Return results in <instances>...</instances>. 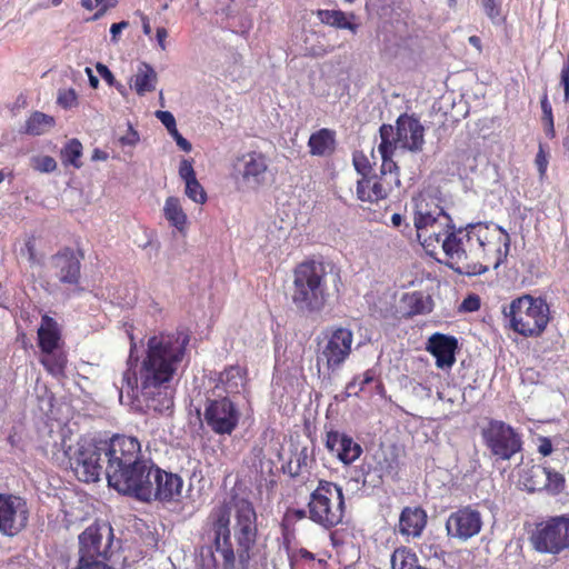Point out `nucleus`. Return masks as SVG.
I'll return each instance as SVG.
<instances>
[{
  "instance_id": "1",
  "label": "nucleus",
  "mask_w": 569,
  "mask_h": 569,
  "mask_svg": "<svg viewBox=\"0 0 569 569\" xmlns=\"http://www.w3.org/2000/svg\"><path fill=\"white\" fill-rule=\"evenodd\" d=\"M188 343V335L181 331L151 337L139 370L128 369L122 376L120 401L136 411H169L173 406L170 382L182 366Z\"/></svg>"
},
{
  "instance_id": "2",
  "label": "nucleus",
  "mask_w": 569,
  "mask_h": 569,
  "mask_svg": "<svg viewBox=\"0 0 569 569\" xmlns=\"http://www.w3.org/2000/svg\"><path fill=\"white\" fill-rule=\"evenodd\" d=\"M207 526L222 569H248L257 540V513L252 503L231 497L212 508Z\"/></svg>"
},
{
  "instance_id": "3",
  "label": "nucleus",
  "mask_w": 569,
  "mask_h": 569,
  "mask_svg": "<svg viewBox=\"0 0 569 569\" xmlns=\"http://www.w3.org/2000/svg\"><path fill=\"white\" fill-rule=\"evenodd\" d=\"M413 223L418 240L428 254L435 256L441 248L450 267L472 262V223L457 228L450 216L426 194L415 198Z\"/></svg>"
},
{
  "instance_id": "4",
  "label": "nucleus",
  "mask_w": 569,
  "mask_h": 569,
  "mask_svg": "<svg viewBox=\"0 0 569 569\" xmlns=\"http://www.w3.org/2000/svg\"><path fill=\"white\" fill-rule=\"evenodd\" d=\"M102 450L108 485L123 495L138 478V470L151 460L141 455L139 440L130 436L117 435L109 441L102 440Z\"/></svg>"
},
{
  "instance_id": "5",
  "label": "nucleus",
  "mask_w": 569,
  "mask_h": 569,
  "mask_svg": "<svg viewBox=\"0 0 569 569\" xmlns=\"http://www.w3.org/2000/svg\"><path fill=\"white\" fill-rule=\"evenodd\" d=\"M138 471V478L124 495L144 502L172 503L181 499L183 479L178 473L161 469L152 460Z\"/></svg>"
},
{
  "instance_id": "6",
  "label": "nucleus",
  "mask_w": 569,
  "mask_h": 569,
  "mask_svg": "<svg viewBox=\"0 0 569 569\" xmlns=\"http://www.w3.org/2000/svg\"><path fill=\"white\" fill-rule=\"evenodd\" d=\"M472 262L479 263V272L497 269L508 257L510 236L491 221L472 222Z\"/></svg>"
},
{
  "instance_id": "7",
  "label": "nucleus",
  "mask_w": 569,
  "mask_h": 569,
  "mask_svg": "<svg viewBox=\"0 0 569 569\" xmlns=\"http://www.w3.org/2000/svg\"><path fill=\"white\" fill-rule=\"evenodd\" d=\"M325 277L320 263L305 262L296 268L291 301L300 312L310 315L323 309L329 296Z\"/></svg>"
},
{
  "instance_id": "8",
  "label": "nucleus",
  "mask_w": 569,
  "mask_h": 569,
  "mask_svg": "<svg viewBox=\"0 0 569 569\" xmlns=\"http://www.w3.org/2000/svg\"><path fill=\"white\" fill-rule=\"evenodd\" d=\"M391 137L392 130L389 127L380 128L381 142L378 147L382 159L380 176H368L358 180L357 196L361 201L377 202L386 199L395 188L400 186L398 167L396 162L389 158V142Z\"/></svg>"
},
{
  "instance_id": "9",
  "label": "nucleus",
  "mask_w": 569,
  "mask_h": 569,
  "mask_svg": "<svg viewBox=\"0 0 569 569\" xmlns=\"http://www.w3.org/2000/svg\"><path fill=\"white\" fill-rule=\"evenodd\" d=\"M510 329L525 337L539 336L549 322V307L541 298L525 295L502 307Z\"/></svg>"
},
{
  "instance_id": "10",
  "label": "nucleus",
  "mask_w": 569,
  "mask_h": 569,
  "mask_svg": "<svg viewBox=\"0 0 569 569\" xmlns=\"http://www.w3.org/2000/svg\"><path fill=\"white\" fill-rule=\"evenodd\" d=\"M309 518L317 525L330 529L342 521L345 498L342 489L330 481H319L308 503Z\"/></svg>"
},
{
  "instance_id": "11",
  "label": "nucleus",
  "mask_w": 569,
  "mask_h": 569,
  "mask_svg": "<svg viewBox=\"0 0 569 569\" xmlns=\"http://www.w3.org/2000/svg\"><path fill=\"white\" fill-rule=\"evenodd\" d=\"M66 453L74 475L80 481L96 482L104 473L106 460L102 440L81 439L73 450L69 448Z\"/></svg>"
},
{
  "instance_id": "12",
  "label": "nucleus",
  "mask_w": 569,
  "mask_h": 569,
  "mask_svg": "<svg viewBox=\"0 0 569 569\" xmlns=\"http://www.w3.org/2000/svg\"><path fill=\"white\" fill-rule=\"evenodd\" d=\"M353 343V333L350 329L337 327L329 330L319 342L317 366L325 367L329 372L338 371L349 358Z\"/></svg>"
},
{
  "instance_id": "13",
  "label": "nucleus",
  "mask_w": 569,
  "mask_h": 569,
  "mask_svg": "<svg viewBox=\"0 0 569 569\" xmlns=\"http://www.w3.org/2000/svg\"><path fill=\"white\" fill-rule=\"evenodd\" d=\"M218 398H208L203 409V422L218 436H230L238 427L241 412L238 406L220 393Z\"/></svg>"
},
{
  "instance_id": "14",
  "label": "nucleus",
  "mask_w": 569,
  "mask_h": 569,
  "mask_svg": "<svg viewBox=\"0 0 569 569\" xmlns=\"http://www.w3.org/2000/svg\"><path fill=\"white\" fill-rule=\"evenodd\" d=\"M267 170L266 156L261 152L250 151L236 159L231 177L238 191H257L266 181Z\"/></svg>"
},
{
  "instance_id": "15",
  "label": "nucleus",
  "mask_w": 569,
  "mask_h": 569,
  "mask_svg": "<svg viewBox=\"0 0 569 569\" xmlns=\"http://www.w3.org/2000/svg\"><path fill=\"white\" fill-rule=\"evenodd\" d=\"M531 543L543 553H559L569 548V517H555L539 523L531 536Z\"/></svg>"
},
{
  "instance_id": "16",
  "label": "nucleus",
  "mask_w": 569,
  "mask_h": 569,
  "mask_svg": "<svg viewBox=\"0 0 569 569\" xmlns=\"http://www.w3.org/2000/svg\"><path fill=\"white\" fill-rule=\"evenodd\" d=\"M481 433L491 453L501 460H509L521 450V436L503 421L491 420Z\"/></svg>"
},
{
  "instance_id": "17",
  "label": "nucleus",
  "mask_w": 569,
  "mask_h": 569,
  "mask_svg": "<svg viewBox=\"0 0 569 569\" xmlns=\"http://www.w3.org/2000/svg\"><path fill=\"white\" fill-rule=\"evenodd\" d=\"M381 127H389L392 130L390 138L389 158L393 160L397 150L420 151L425 143V129L420 121L413 116L401 114L396 121V128L391 124H382Z\"/></svg>"
},
{
  "instance_id": "18",
  "label": "nucleus",
  "mask_w": 569,
  "mask_h": 569,
  "mask_svg": "<svg viewBox=\"0 0 569 569\" xmlns=\"http://www.w3.org/2000/svg\"><path fill=\"white\" fill-rule=\"evenodd\" d=\"M30 508L26 499L10 493H0V533L14 537L28 525Z\"/></svg>"
},
{
  "instance_id": "19",
  "label": "nucleus",
  "mask_w": 569,
  "mask_h": 569,
  "mask_svg": "<svg viewBox=\"0 0 569 569\" xmlns=\"http://www.w3.org/2000/svg\"><path fill=\"white\" fill-rule=\"evenodd\" d=\"M112 528L101 522L88 527L79 537L82 557L106 560L112 545Z\"/></svg>"
},
{
  "instance_id": "20",
  "label": "nucleus",
  "mask_w": 569,
  "mask_h": 569,
  "mask_svg": "<svg viewBox=\"0 0 569 569\" xmlns=\"http://www.w3.org/2000/svg\"><path fill=\"white\" fill-rule=\"evenodd\" d=\"M481 527L482 519L480 512L470 507H465L452 512L446 522L448 536L462 541L478 535Z\"/></svg>"
},
{
  "instance_id": "21",
  "label": "nucleus",
  "mask_w": 569,
  "mask_h": 569,
  "mask_svg": "<svg viewBox=\"0 0 569 569\" xmlns=\"http://www.w3.org/2000/svg\"><path fill=\"white\" fill-rule=\"evenodd\" d=\"M458 341L455 337L433 333L427 342L426 349L436 358L440 369H450L456 362Z\"/></svg>"
},
{
  "instance_id": "22",
  "label": "nucleus",
  "mask_w": 569,
  "mask_h": 569,
  "mask_svg": "<svg viewBox=\"0 0 569 569\" xmlns=\"http://www.w3.org/2000/svg\"><path fill=\"white\" fill-rule=\"evenodd\" d=\"M326 446L345 465L356 461L362 452V448L358 442L348 435L338 431L327 433Z\"/></svg>"
},
{
  "instance_id": "23",
  "label": "nucleus",
  "mask_w": 569,
  "mask_h": 569,
  "mask_svg": "<svg viewBox=\"0 0 569 569\" xmlns=\"http://www.w3.org/2000/svg\"><path fill=\"white\" fill-rule=\"evenodd\" d=\"M51 268L62 283L77 284L80 278V260L70 249H64L52 257Z\"/></svg>"
},
{
  "instance_id": "24",
  "label": "nucleus",
  "mask_w": 569,
  "mask_h": 569,
  "mask_svg": "<svg viewBox=\"0 0 569 569\" xmlns=\"http://www.w3.org/2000/svg\"><path fill=\"white\" fill-rule=\"evenodd\" d=\"M247 372L240 366H231L219 373L217 385L214 387L217 395L224 392L228 396H236L246 389Z\"/></svg>"
},
{
  "instance_id": "25",
  "label": "nucleus",
  "mask_w": 569,
  "mask_h": 569,
  "mask_svg": "<svg viewBox=\"0 0 569 569\" xmlns=\"http://www.w3.org/2000/svg\"><path fill=\"white\" fill-rule=\"evenodd\" d=\"M427 523V513L419 507H406L399 518V532L407 537H420Z\"/></svg>"
},
{
  "instance_id": "26",
  "label": "nucleus",
  "mask_w": 569,
  "mask_h": 569,
  "mask_svg": "<svg viewBox=\"0 0 569 569\" xmlns=\"http://www.w3.org/2000/svg\"><path fill=\"white\" fill-rule=\"evenodd\" d=\"M157 83L158 73L154 68L147 62H140L130 79L129 86L138 96L142 97L154 91Z\"/></svg>"
},
{
  "instance_id": "27",
  "label": "nucleus",
  "mask_w": 569,
  "mask_h": 569,
  "mask_svg": "<svg viewBox=\"0 0 569 569\" xmlns=\"http://www.w3.org/2000/svg\"><path fill=\"white\" fill-rule=\"evenodd\" d=\"M162 213L168 223L179 232H184L188 227V216L182 207L181 199L168 197L164 201Z\"/></svg>"
},
{
  "instance_id": "28",
  "label": "nucleus",
  "mask_w": 569,
  "mask_h": 569,
  "mask_svg": "<svg viewBox=\"0 0 569 569\" xmlns=\"http://www.w3.org/2000/svg\"><path fill=\"white\" fill-rule=\"evenodd\" d=\"M318 19L327 26L349 30L352 33H357L358 24L355 23L356 16L355 13L343 12L341 10H318L317 11Z\"/></svg>"
},
{
  "instance_id": "29",
  "label": "nucleus",
  "mask_w": 569,
  "mask_h": 569,
  "mask_svg": "<svg viewBox=\"0 0 569 569\" xmlns=\"http://www.w3.org/2000/svg\"><path fill=\"white\" fill-rule=\"evenodd\" d=\"M38 339L41 351H54L60 341L57 322L49 316H43L38 329Z\"/></svg>"
},
{
  "instance_id": "30",
  "label": "nucleus",
  "mask_w": 569,
  "mask_h": 569,
  "mask_svg": "<svg viewBox=\"0 0 569 569\" xmlns=\"http://www.w3.org/2000/svg\"><path fill=\"white\" fill-rule=\"evenodd\" d=\"M310 152L313 156H327L335 150V132L329 129H320L309 138Z\"/></svg>"
},
{
  "instance_id": "31",
  "label": "nucleus",
  "mask_w": 569,
  "mask_h": 569,
  "mask_svg": "<svg viewBox=\"0 0 569 569\" xmlns=\"http://www.w3.org/2000/svg\"><path fill=\"white\" fill-rule=\"evenodd\" d=\"M392 569H427L419 563L417 556L407 548H398L391 555Z\"/></svg>"
},
{
  "instance_id": "32",
  "label": "nucleus",
  "mask_w": 569,
  "mask_h": 569,
  "mask_svg": "<svg viewBox=\"0 0 569 569\" xmlns=\"http://www.w3.org/2000/svg\"><path fill=\"white\" fill-rule=\"evenodd\" d=\"M54 126V119L42 112H33L26 123V132L40 136L48 132Z\"/></svg>"
},
{
  "instance_id": "33",
  "label": "nucleus",
  "mask_w": 569,
  "mask_h": 569,
  "mask_svg": "<svg viewBox=\"0 0 569 569\" xmlns=\"http://www.w3.org/2000/svg\"><path fill=\"white\" fill-rule=\"evenodd\" d=\"M525 487L528 491L543 490L546 480H548V468L542 466H532L526 473Z\"/></svg>"
},
{
  "instance_id": "34",
  "label": "nucleus",
  "mask_w": 569,
  "mask_h": 569,
  "mask_svg": "<svg viewBox=\"0 0 569 569\" xmlns=\"http://www.w3.org/2000/svg\"><path fill=\"white\" fill-rule=\"evenodd\" d=\"M81 156H82V144L77 139L70 140L61 149V160L64 166H72V167L79 169L82 166V163L80 161Z\"/></svg>"
},
{
  "instance_id": "35",
  "label": "nucleus",
  "mask_w": 569,
  "mask_h": 569,
  "mask_svg": "<svg viewBox=\"0 0 569 569\" xmlns=\"http://www.w3.org/2000/svg\"><path fill=\"white\" fill-rule=\"evenodd\" d=\"M42 353L43 356L40 361L47 370L53 376L61 375L67 362L66 357L62 353H57L56 350L42 351Z\"/></svg>"
},
{
  "instance_id": "36",
  "label": "nucleus",
  "mask_w": 569,
  "mask_h": 569,
  "mask_svg": "<svg viewBox=\"0 0 569 569\" xmlns=\"http://www.w3.org/2000/svg\"><path fill=\"white\" fill-rule=\"evenodd\" d=\"M32 169L41 173H51L57 169V161L54 158L46 154L33 156L30 159Z\"/></svg>"
},
{
  "instance_id": "37",
  "label": "nucleus",
  "mask_w": 569,
  "mask_h": 569,
  "mask_svg": "<svg viewBox=\"0 0 569 569\" xmlns=\"http://www.w3.org/2000/svg\"><path fill=\"white\" fill-rule=\"evenodd\" d=\"M184 193L190 200L198 204H203L207 201V193L197 178L184 182Z\"/></svg>"
},
{
  "instance_id": "38",
  "label": "nucleus",
  "mask_w": 569,
  "mask_h": 569,
  "mask_svg": "<svg viewBox=\"0 0 569 569\" xmlns=\"http://www.w3.org/2000/svg\"><path fill=\"white\" fill-rule=\"evenodd\" d=\"M543 489L551 493H559L563 489L565 478L561 473L548 468V480Z\"/></svg>"
},
{
  "instance_id": "39",
  "label": "nucleus",
  "mask_w": 569,
  "mask_h": 569,
  "mask_svg": "<svg viewBox=\"0 0 569 569\" xmlns=\"http://www.w3.org/2000/svg\"><path fill=\"white\" fill-rule=\"evenodd\" d=\"M352 162L355 166V169L359 174L362 176V178L368 177L369 172L371 171L370 161L367 158V156L361 151L353 152Z\"/></svg>"
},
{
  "instance_id": "40",
  "label": "nucleus",
  "mask_w": 569,
  "mask_h": 569,
  "mask_svg": "<svg viewBox=\"0 0 569 569\" xmlns=\"http://www.w3.org/2000/svg\"><path fill=\"white\" fill-rule=\"evenodd\" d=\"M58 103L63 108H72L77 103V93L73 89L60 90Z\"/></svg>"
},
{
  "instance_id": "41",
  "label": "nucleus",
  "mask_w": 569,
  "mask_h": 569,
  "mask_svg": "<svg viewBox=\"0 0 569 569\" xmlns=\"http://www.w3.org/2000/svg\"><path fill=\"white\" fill-rule=\"evenodd\" d=\"M179 177L184 181H190L196 179V171L192 166V160L182 159L179 166Z\"/></svg>"
},
{
  "instance_id": "42",
  "label": "nucleus",
  "mask_w": 569,
  "mask_h": 569,
  "mask_svg": "<svg viewBox=\"0 0 569 569\" xmlns=\"http://www.w3.org/2000/svg\"><path fill=\"white\" fill-rule=\"evenodd\" d=\"M76 569H109L102 559L80 556L79 565Z\"/></svg>"
},
{
  "instance_id": "43",
  "label": "nucleus",
  "mask_w": 569,
  "mask_h": 569,
  "mask_svg": "<svg viewBox=\"0 0 569 569\" xmlns=\"http://www.w3.org/2000/svg\"><path fill=\"white\" fill-rule=\"evenodd\" d=\"M372 379H373V376L371 375V372L367 371V372H365V375L362 377L355 378L347 386V391L349 392V395H351L352 392L357 393V387L359 390H362L366 385H368L372 381Z\"/></svg>"
},
{
  "instance_id": "44",
  "label": "nucleus",
  "mask_w": 569,
  "mask_h": 569,
  "mask_svg": "<svg viewBox=\"0 0 569 569\" xmlns=\"http://www.w3.org/2000/svg\"><path fill=\"white\" fill-rule=\"evenodd\" d=\"M154 114H156L157 119H159L160 122L166 127L169 134L173 131L176 132V130H177L176 119L170 111L159 110V111H156Z\"/></svg>"
},
{
  "instance_id": "45",
  "label": "nucleus",
  "mask_w": 569,
  "mask_h": 569,
  "mask_svg": "<svg viewBox=\"0 0 569 569\" xmlns=\"http://www.w3.org/2000/svg\"><path fill=\"white\" fill-rule=\"evenodd\" d=\"M560 86L563 88L565 102L569 101V61H566L561 68Z\"/></svg>"
},
{
  "instance_id": "46",
  "label": "nucleus",
  "mask_w": 569,
  "mask_h": 569,
  "mask_svg": "<svg viewBox=\"0 0 569 569\" xmlns=\"http://www.w3.org/2000/svg\"><path fill=\"white\" fill-rule=\"evenodd\" d=\"M20 256L27 258L31 263L36 262L34 243L32 239H27L20 248Z\"/></svg>"
},
{
  "instance_id": "47",
  "label": "nucleus",
  "mask_w": 569,
  "mask_h": 569,
  "mask_svg": "<svg viewBox=\"0 0 569 569\" xmlns=\"http://www.w3.org/2000/svg\"><path fill=\"white\" fill-rule=\"evenodd\" d=\"M128 27H129V22L128 21H121V22L111 24V27H110V34H111V42L113 44L119 42L120 33L124 29H127Z\"/></svg>"
},
{
  "instance_id": "48",
  "label": "nucleus",
  "mask_w": 569,
  "mask_h": 569,
  "mask_svg": "<svg viewBox=\"0 0 569 569\" xmlns=\"http://www.w3.org/2000/svg\"><path fill=\"white\" fill-rule=\"evenodd\" d=\"M486 13L495 19L499 16V1L498 0H481Z\"/></svg>"
},
{
  "instance_id": "49",
  "label": "nucleus",
  "mask_w": 569,
  "mask_h": 569,
  "mask_svg": "<svg viewBox=\"0 0 569 569\" xmlns=\"http://www.w3.org/2000/svg\"><path fill=\"white\" fill-rule=\"evenodd\" d=\"M138 141H139V134L131 127L128 129V132L120 138V142L123 146L133 147L138 143Z\"/></svg>"
},
{
  "instance_id": "50",
  "label": "nucleus",
  "mask_w": 569,
  "mask_h": 569,
  "mask_svg": "<svg viewBox=\"0 0 569 569\" xmlns=\"http://www.w3.org/2000/svg\"><path fill=\"white\" fill-rule=\"evenodd\" d=\"M480 308V300L477 296H469L461 305V309L465 311H477Z\"/></svg>"
},
{
  "instance_id": "51",
  "label": "nucleus",
  "mask_w": 569,
  "mask_h": 569,
  "mask_svg": "<svg viewBox=\"0 0 569 569\" xmlns=\"http://www.w3.org/2000/svg\"><path fill=\"white\" fill-rule=\"evenodd\" d=\"M96 69L104 81H107L110 86L114 84V77L106 64L98 62L96 64Z\"/></svg>"
},
{
  "instance_id": "52",
  "label": "nucleus",
  "mask_w": 569,
  "mask_h": 569,
  "mask_svg": "<svg viewBox=\"0 0 569 569\" xmlns=\"http://www.w3.org/2000/svg\"><path fill=\"white\" fill-rule=\"evenodd\" d=\"M170 136L174 139L180 149H182L186 152L191 151V143L179 133L178 129L176 130V132H171Z\"/></svg>"
},
{
  "instance_id": "53",
  "label": "nucleus",
  "mask_w": 569,
  "mask_h": 569,
  "mask_svg": "<svg viewBox=\"0 0 569 569\" xmlns=\"http://www.w3.org/2000/svg\"><path fill=\"white\" fill-rule=\"evenodd\" d=\"M168 30L163 27L157 28L156 40L161 51L167 50Z\"/></svg>"
},
{
  "instance_id": "54",
  "label": "nucleus",
  "mask_w": 569,
  "mask_h": 569,
  "mask_svg": "<svg viewBox=\"0 0 569 569\" xmlns=\"http://www.w3.org/2000/svg\"><path fill=\"white\" fill-rule=\"evenodd\" d=\"M541 110H542V121L553 119L552 107L548 100L547 94H545L543 98L541 99Z\"/></svg>"
},
{
  "instance_id": "55",
  "label": "nucleus",
  "mask_w": 569,
  "mask_h": 569,
  "mask_svg": "<svg viewBox=\"0 0 569 569\" xmlns=\"http://www.w3.org/2000/svg\"><path fill=\"white\" fill-rule=\"evenodd\" d=\"M536 163L538 166V169H539V172L542 174L545 173L546 171V168H547V159H546V156L543 153V150L542 148L540 147V150L536 157Z\"/></svg>"
},
{
  "instance_id": "56",
  "label": "nucleus",
  "mask_w": 569,
  "mask_h": 569,
  "mask_svg": "<svg viewBox=\"0 0 569 569\" xmlns=\"http://www.w3.org/2000/svg\"><path fill=\"white\" fill-rule=\"evenodd\" d=\"M552 451V445L550 442V440H548L547 438L542 439L541 443L539 445V452L542 455V456H549Z\"/></svg>"
},
{
  "instance_id": "57",
  "label": "nucleus",
  "mask_w": 569,
  "mask_h": 569,
  "mask_svg": "<svg viewBox=\"0 0 569 569\" xmlns=\"http://www.w3.org/2000/svg\"><path fill=\"white\" fill-rule=\"evenodd\" d=\"M84 72H86V73H87V76H88V79H89V83H90V86H91L93 89H97V88H98V86H99V79H98V77H96V76L93 74L92 69H91V68H89V67H87V68L84 69Z\"/></svg>"
},
{
  "instance_id": "58",
  "label": "nucleus",
  "mask_w": 569,
  "mask_h": 569,
  "mask_svg": "<svg viewBox=\"0 0 569 569\" xmlns=\"http://www.w3.org/2000/svg\"><path fill=\"white\" fill-rule=\"evenodd\" d=\"M542 122H543V128H545L546 134L549 138H553L555 134H556L553 119L552 120H546V121H542Z\"/></svg>"
},
{
  "instance_id": "59",
  "label": "nucleus",
  "mask_w": 569,
  "mask_h": 569,
  "mask_svg": "<svg viewBox=\"0 0 569 569\" xmlns=\"http://www.w3.org/2000/svg\"><path fill=\"white\" fill-rule=\"evenodd\" d=\"M141 24H142V31L146 36H150L151 34V24H150V20L147 16L144 14H141Z\"/></svg>"
},
{
  "instance_id": "60",
  "label": "nucleus",
  "mask_w": 569,
  "mask_h": 569,
  "mask_svg": "<svg viewBox=\"0 0 569 569\" xmlns=\"http://www.w3.org/2000/svg\"><path fill=\"white\" fill-rule=\"evenodd\" d=\"M96 6H103L104 9H112L117 6V0H96Z\"/></svg>"
},
{
  "instance_id": "61",
  "label": "nucleus",
  "mask_w": 569,
  "mask_h": 569,
  "mask_svg": "<svg viewBox=\"0 0 569 569\" xmlns=\"http://www.w3.org/2000/svg\"><path fill=\"white\" fill-rule=\"evenodd\" d=\"M98 11L89 19L91 21H96L100 19L109 9H104L103 6H98Z\"/></svg>"
},
{
  "instance_id": "62",
  "label": "nucleus",
  "mask_w": 569,
  "mask_h": 569,
  "mask_svg": "<svg viewBox=\"0 0 569 569\" xmlns=\"http://www.w3.org/2000/svg\"><path fill=\"white\" fill-rule=\"evenodd\" d=\"M469 43L473 46L478 51L481 50V40L477 36L469 37Z\"/></svg>"
},
{
  "instance_id": "63",
  "label": "nucleus",
  "mask_w": 569,
  "mask_h": 569,
  "mask_svg": "<svg viewBox=\"0 0 569 569\" xmlns=\"http://www.w3.org/2000/svg\"><path fill=\"white\" fill-rule=\"evenodd\" d=\"M403 218L401 214L399 213H393L391 216V223L393 227H400L401 226V222H402Z\"/></svg>"
},
{
  "instance_id": "64",
  "label": "nucleus",
  "mask_w": 569,
  "mask_h": 569,
  "mask_svg": "<svg viewBox=\"0 0 569 569\" xmlns=\"http://www.w3.org/2000/svg\"><path fill=\"white\" fill-rule=\"evenodd\" d=\"M437 398L440 400V401H447L449 403H453L455 402V398L453 397H447L446 393L443 391H438L437 392Z\"/></svg>"
}]
</instances>
